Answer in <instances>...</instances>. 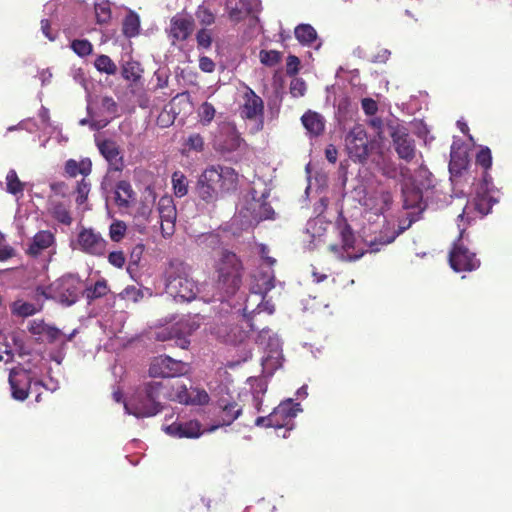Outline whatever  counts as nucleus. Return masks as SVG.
Masks as SVG:
<instances>
[{"mask_svg": "<svg viewBox=\"0 0 512 512\" xmlns=\"http://www.w3.org/2000/svg\"><path fill=\"white\" fill-rule=\"evenodd\" d=\"M361 106L364 113L368 116H373L378 111V104L372 98H363L361 101Z\"/></svg>", "mask_w": 512, "mask_h": 512, "instance_id": "obj_52", "label": "nucleus"}, {"mask_svg": "<svg viewBox=\"0 0 512 512\" xmlns=\"http://www.w3.org/2000/svg\"><path fill=\"white\" fill-rule=\"evenodd\" d=\"M199 67L203 72L211 73L215 69V63L207 56H202L199 59Z\"/></svg>", "mask_w": 512, "mask_h": 512, "instance_id": "obj_55", "label": "nucleus"}, {"mask_svg": "<svg viewBox=\"0 0 512 512\" xmlns=\"http://www.w3.org/2000/svg\"><path fill=\"white\" fill-rule=\"evenodd\" d=\"M108 262L112 266L121 269L125 265L126 257L122 251H113L108 255Z\"/></svg>", "mask_w": 512, "mask_h": 512, "instance_id": "obj_51", "label": "nucleus"}, {"mask_svg": "<svg viewBox=\"0 0 512 512\" xmlns=\"http://www.w3.org/2000/svg\"><path fill=\"white\" fill-rule=\"evenodd\" d=\"M142 72L140 64L136 61H127L121 69L122 77L134 83L140 80Z\"/></svg>", "mask_w": 512, "mask_h": 512, "instance_id": "obj_35", "label": "nucleus"}, {"mask_svg": "<svg viewBox=\"0 0 512 512\" xmlns=\"http://www.w3.org/2000/svg\"><path fill=\"white\" fill-rule=\"evenodd\" d=\"M341 248L343 252L341 258L343 260H357L363 255V250L356 249V237L350 225L345 224L340 230Z\"/></svg>", "mask_w": 512, "mask_h": 512, "instance_id": "obj_21", "label": "nucleus"}, {"mask_svg": "<svg viewBox=\"0 0 512 512\" xmlns=\"http://www.w3.org/2000/svg\"><path fill=\"white\" fill-rule=\"evenodd\" d=\"M239 114L244 120L258 121V129L263 128L264 122V101L249 86L245 85L242 94V103L239 106Z\"/></svg>", "mask_w": 512, "mask_h": 512, "instance_id": "obj_11", "label": "nucleus"}, {"mask_svg": "<svg viewBox=\"0 0 512 512\" xmlns=\"http://www.w3.org/2000/svg\"><path fill=\"white\" fill-rule=\"evenodd\" d=\"M260 62L268 67H273L280 63L282 53L276 50H261L259 53Z\"/></svg>", "mask_w": 512, "mask_h": 512, "instance_id": "obj_42", "label": "nucleus"}, {"mask_svg": "<svg viewBox=\"0 0 512 512\" xmlns=\"http://www.w3.org/2000/svg\"><path fill=\"white\" fill-rule=\"evenodd\" d=\"M124 295H125V297L127 299L133 300L135 302L143 297L142 291L140 289H137L134 286H130V287L125 288Z\"/></svg>", "mask_w": 512, "mask_h": 512, "instance_id": "obj_57", "label": "nucleus"}, {"mask_svg": "<svg viewBox=\"0 0 512 512\" xmlns=\"http://www.w3.org/2000/svg\"><path fill=\"white\" fill-rule=\"evenodd\" d=\"M173 189L177 197H183L188 192L187 179L181 172H175L172 176Z\"/></svg>", "mask_w": 512, "mask_h": 512, "instance_id": "obj_43", "label": "nucleus"}, {"mask_svg": "<svg viewBox=\"0 0 512 512\" xmlns=\"http://www.w3.org/2000/svg\"><path fill=\"white\" fill-rule=\"evenodd\" d=\"M127 226L123 221H114L109 227L110 239L114 242H120L126 233Z\"/></svg>", "mask_w": 512, "mask_h": 512, "instance_id": "obj_45", "label": "nucleus"}, {"mask_svg": "<svg viewBox=\"0 0 512 512\" xmlns=\"http://www.w3.org/2000/svg\"><path fill=\"white\" fill-rule=\"evenodd\" d=\"M41 30L43 34L49 39L54 40L55 36L51 34V24L48 19H42L41 20Z\"/></svg>", "mask_w": 512, "mask_h": 512, "instance_id": "obj_60", "label": "nucleus"}, {"mask_svg": "<svg viewBox=\"0 0 512 512\" xmlns=\"http://www.w3.org/2000/svg\"><path fill=\"white\" fill-rule=\"evenodd\" d=\"M168 385V391L172 395L171 397H163L164 399H169L173 401H177L179 403L184 404H190L191 403V395L188 392V389L185 385L178 384L176 386V391L174 392V386H170L169 383H166Z\"/></svg>", "mask_w": 512, "mask_h": 512, "instance_id": "obj_36", "label": "nucleus"}, {"mask_svg": "<svg viewBox=\"0 0 512 512\" xmlns=\"http://www.w3.org/2000/svg\"><path fill=\"white\" fill-rule=\"evenodd\" d=\"M135 199V192L131 184L126 180H121L116 184L115 202L119 207L127 208Z\"/></svg>", "mask_w": 512, "mask_h": 512, "instance_id": "obj_29", "label": "nucleus"}, {"mask_svg": "<svg viewBox=\"0 0 512 512\" xmlns=\"http://www.w3.org/2000/svg\"><path fill=\"white\" fill-rule=\"evenodd\" d=\"M55 243V236L48 230L37 232L26 250V253L32 257H38L44 250Z\"/></svg>", "mask_w": 512, "mask_h": 512, "instance_id": "obj_24", "label": "nucleus"}, {"mask_svg": "<svg viewBox=\"0 0 512 512\" xmlns=\"http://www.w3.org/2000/svg\"><path fill=\"white\" fill-rule=\"evenodd\" d=\"M185 146L191 150L200 152L204 149V139L198 133L190 134L185 141Z\"/></svg>", "mask_w": 512, "mask_h": 512, "instance_id": "obj_49", "label": "nucleus"}, {"mask_svg": "<svg viewBox=\"0 0 512 512\" xmlns=\"http://www.w3.org/2000/svg\"><path fill=\"white\" fill-rule=\"evenodd\" d=\"M337 155H338V152H337V149L335 148V146L333 145H329L326 149H325V156H326V159L334 164L336 163L337 161Z\"/></svg>", "mask_w": 512, "mask_h": 512, "instance_id": "obj_59", "label": "nucleus"}, {"mask_svg": "<svg viewBox=\"0 0 512 512\" xmlns=\"http://www.w3.org/2000/svg\"><path fill=\"white\" fill-rule=\"evenodd\" d=\"M215 288L223 301L234 296L242 285L244 267L236 253L222 250L214 264Z\"/></svg>", "mask_w": 512, "mask_h": 512, "instance_id": "obj_3", "label": "nucleus"}, {"mask_svg": "<svg viewBox=\"0 0 512 512\" xmlns=\"http://www.w3.org/2000/svg\"><path fill=\"white\" fill-rule=\"evenodd\" d=\"M49 211L51 216L59 223L67 226L71 225L73 219L70 210L63 202H52Z\"/></svg>", "mask_w": 512, "mask_h": 512, "instance_id": "obj_32", "label": "nucleus"}, {"mask_svg": "<svg viewBox=\"0 0 512 512\" xmlns=\"http://www.w3.org/2000/svg\"><path fill=\"white\" fill-rule=\"evenodd\" d=\"M226 10L229 19L237 23L250 14L251 7L246 0H226Z\"/></svg>", "mask_w": 512, "mask_h": 512, "instance_id": "obj_25", "label": "nucleus"}, {"mask_svg": "<svg viewBox=\"0 0 512 512\" xmlns=\"http://www.w3.org/2000/svg\"><path fill=\"white\" fill-rule=\"evenodd\" d=\"M387 130L398 157L406 162H411L416 155V145L408 128L396 119L387 123Z\"/></svg>", "mask_w": 512, "mask_h": 512, "instance_id": "obj_7", "label": "nucleus"}, {"mask_svg": "<svg viewBox=\"0 0 512 512\" xmlns=\"http://www.w3.org/2000/svg\"><path fill=\"white\" fill-rule=\"evenodd\" d=\"M476 164L484 169L483 183L486 189H489V185H492V177L488 174V170L492 166V154L488 147H482L476 154Z\"/></svg>", "mask_w": 512, "mask_h": 512, "instance_id": "obj_30", "label": "nucleus"}, {"mask_svg": "<svg viewBox=\"0 0 512 512\" xmlns=\"http://www.w3.org/2000/svg\"><path fill=\"white\" fill-rule=\"evenodd\" d=\"M197 45L200 48L208 49L212 44L211 32L205 28L200 29L196 34Z\"/></svg>", "mask_w": 512, "mask_h": 512, "instance_id": "obj_50", "label": "nucleus"}, {"mask_svg": "<svg viewBox=\"0 0 512 512\" xmlns=\"http://www.w3.org/2000/svg\"><path fill=\"white\" fill-rule=\"evenodd\" d=\"M463 233L464 229L460 231L458 239L454 241L449 252V264L455 272H471L481 265L476 254L462 242Z\"/></svg>", "mask_w": 512, "mask_h": 512, "instance_id": "obj_9", "label": "nucleus"}, {"mask_svg": "<svg viewBox=\"0 0 512 512\" xmlns=\"http://www.w3.org/2000/svg\"><path fill=\"white\" fill-rule=\"evenodd\" d=\"M171 396L165 382L149 381L137 387L130 399L124 403V407L137 418L152 417L163 410L161 399Z\"/></svg>", "mask_w": 512, "mask_h": 512, "instance_id": "obj_2", "label": "nucleus"}, {"mask_svg": "<svg viewBox=\"0 0 512 512\" xmlns=\"http://www.w3.org/2000/svg\"><path fill=\"white\" fill-rule=\"evenodd\" d=\"M28 331L36 336L45 335L49 343H54L61 335L58 328L46 324L43 320H32Z\"/></svg>", "mask_w": 512, "mask_h": 512, "instance_id": "obj_26", "label": "nucleus"}, {"mask_svg": "<svg viewBox=\"0 0 512 512\" xmlns=\"http://www.w3.org/2000/svg\"><path fill=\"white\" fill-rule=\"evenodd\" d=\"M482 188L484 189L483 193L477 192L472 205L474 210H476L481 216H485L490 213L495 201H493L492 197L487 194L488 189H486L484 184Z\"/></svg>", "mask_w": 512, "mask_h": 512, "instance_id": "obj_31", "label": "nucleus"}, {"mask_svg": "<svg viewBox=\"0 0 512 512\" xmlns=\"http://www.w3.org/2000/svg\"><path fill=\"white\" fill-rule=\"evenodd\" d=\"M186 365L182 361L169 356H160L153 360L149 367L151 377L174 378L186 373Z\"/></svg>", "mask_w": 512, "mask_h": 512, "instance_id": "obj_13", "label": "nucleus"}, {"mask_svg": "<svg viewBox=\"0 0 512 512\" xmlns=\"http://www.w3.org/2000/svg\"><path fill=\"white\" fill-rule=\"evenodd\" d=\"M261 209H262L261 217H263L264 219H272L273 218L274 210L272 209V207L269 204L262 205Z\"/></svg>", "mask_w": 512, "mask_h": 512, "instance_id": "obj_63", "label": "nucleus"}, {"mask_svg": "<svg viewBox=\"0 0 512 512\" xmlns=\"http://www.w3.org/2000/svg\"><path fill=\"white\" fill-rule=\"evenodd\" d=\"M157 209L161 220L162 236L165 238L172 236L175 231V222L177 217V210L172 197H161L158 201Z\"/></svg>", "mask_w": 512, "mask_h": 512, "instance_id": "obj_16", "label": "nucleus"}, {"mask_svg": "<svg viewBox=\"0 0 512 512\" xmlns=\"http://www.w3.org/2000/svg\"><path fill=\"white\" fill-rule=\"evenodd\" d=\"M469 160L467 152L461 148L451 147L449 171L454 176H460L468 166Z\"/></svg>", "mask_w": 512, "mask_h": 512, "instance_id": "obj_28", "label": "nucleus"}, {"mask_svg": "<svg viewBox=\"0 0 512 512\" xmlns=\"http://www.w3.org/2000/svg\"><path fill=\"white\" fill-rule=\"evenodd\" d=\"M15 254L14 249L9 245H0V261L12 258Z\"/></svg>", "mask_w": 512, "mask_h": 512, "instance_id": "obj_58", "label": "nucleus"}, {"mask_svg": "<svg viewBox=\"0 0 512 512\" xmlns=\"http://www.w3.org/2000/svg\"><path fill=\"white\" fill-rule=\"evenodd\" d=\"M296 39L303 45H310L317 39V32L310 24H300L294 31Z\"/></svg>", "mask_w": 512, "mask_h": 512, "instance_id": "obj_33", "label": "nucleus"}, {"mask_svg": "<svg viewBox=\"0 0 512 512\" xmlns=\"http://www.w3.org/2000/svg\"><path fill=\"white\" fill-rule=\"evenodd\" d=\"M94 9L97 23L106 24L110 21L112 13L110 2L108 0H102L95 3Z\"/></svg>", "mask_w": 512, "mask_h": 512, "instance_id": "obj_39", "label": "nucleus"}, {"mask_svg": "<svg viewBox=\"0 0 512 512\" xmlns=\"http://www.w3.org/2000/svg\"><path fill=\"white\" fill-rule=\"evenodd\" d=\"M165 432L177 438H198L202 435L201 424L197 420L174 422L165 428Z\"/></svg>", "mask_w": 512, "mask_h": 512, "instance_id": "obj_20", "label": "nucleus"}, {"mask_svg": "<svg viewBox=\"0 0 512 512\" xmlns=\"http://www.w3.org/2000/svg\"><path fill=\"white\" fill-rule=\"evenodd\" d=\"M100 154L109 163L114 171H121L124 166L123 156L121 155L118 144L112 139H104L97 142Z\"/></svg>", "mask_w": 512, "mask_h": 512, "instance_id": "obj_19", "label": "nucleus"}, {"mask_svg": "<svg viewBox=\"0 0 512 512\" xmlns=\"http://www.w3.org/2000/svg\"><path fill=\"white\" fill-rule=\"evenodd\" d=\"M239 175L232 167L211 165L200 175L196 193L206 203H214L220 195L235 192Z\"/></svg>", "mask_w": 512, "mask_h": 512, "instance_id": "obj_1", "label": "nucleus"}, {"mask_svg": "<svg viewBox=\"0 0 512 512\" xmlns=\"http://www.w3.org/2000/svg\"><path fill=\"white\" fill-rule=\"evenodd\" d=\"M215 108L209 102H204L199 109V117L203 124L207 125L211 123L215 116Z\"/></svg>", "mask_w": 512, "mask_h": 512, "instance_id": "obj_46", "label": "nucleus"}, {"mask_svg": "<svg viewBox=\"0 0 512 512\" xmlns=\"http://www.w3.org/2000/svg\"><path fill=\"white\" fill-rule=\"evenodd\" d=\"M345 147L354 162L364 164L373 148L372 142L362 125H355L345 136Z\"/></svg>", "mask_w": 512, "mask_h": 512, "instance_id": "obj_8", "label": "nucleus"}, {"mask_svg": "<svg viewBox=\"0 0 512 512\" xmlns=\"http://www.w3.org/2000/svg\"><path fill=\"white\" fill-rule=\"evenodd\" d=\"M95 68L102 73L114 75L117 72V66L107 55H99L94 62Z\"/></svg>", "mask_w": 512, "mask_h": 512, "instance_id": "obj_38", "label": "nucleus"}, {"mask_svg": "<svg viewBox=\"0 0 512 512\" xmlns=\"http://www.w3.org/2000/svg\"><path fill=\"white\" fill-rule=\"evenodd\" d=\"M140 21L135 13L127 15L123 21L122 32L126 37H134L139 33Z\"/></svg>", "mask_w": 512, "mask_h": 512, "instance_id": "obj_37", "label": "nucleus"}, {"mask_svg": "<svg viewBox=\"0 0 512 512\" xmlns=\"http://www.w3.org/2000/svg\"><path fill=\"white\" fill-rule=\"evenodd\" d=\"M266 250V247H262L261 249V255L264 260V263L261 265L263 267H270V269H273V265L276 263V259L270 257V256H264V252Z\"/></svg>", "mask_w": 512, "mask_h": 512, "instance_id": "obj_62", "label": "nucleus"}, {"mask_svg": "<svg viewBox=\"0 0 512 512\" xmlns=\"http://www.w3.org/2000/svg\"><path fill=\"white\" fill-rule=\"evenodd\" d=\"M201 325L200 317L187 316L180 319L169 331L163 330L157 333V339L161 341L175 339L176 344L182 349L188 348L190 340L188 339Z\"/></svg>", "mask_w": 512, "mask_h": 512, "instance_id": "obj_10", "label": "nucleus"}, {"mask_svg": "<svg viewBox=\"0 0 512 512\" xmlns=\"http://www.w3.org/2000/svg\"><path fill=\"white\" fill-rule=\"evenodd\" d=\"M209 400H210V397L205 390H197L196 396L191 397L190 404L205 405L209 402Z\"/></svg>", "mask_w": 512, "mask_h": 512, "instance_id": "obj_56", "label": "nucleus"}, {"mask_svg": "<svg viewBox=\"0 0 512 512\" xmlns=\"http://www.w3.org/2000/svg\"><path fill=\"white\" fill-rule=\"evenodd\" d=\"M166 292L174 299L190 302L196 298L198 287L190 274V267L181 261H172L166 271Z\"/></svg>", "mask_w": 512, "mask_h": 512, "instance_id": "obj_4", "label": "nucleus"}, {"mask_svg": "<svg viewBox=\"0 0 512 512\" xmlns=\"http://www.w3.org/2000/svg\"><path fill=\"white\" fill-rule=\"evenodd\" d=\"M81 280L75 275H64L47 287H37L36 292L45 298H53L66 305H72L78 300Z\"/></svg>", "mask_w": 512, "mask_h": 512, "instance_id": "obj_5", "label": "nucleus"}, {"mask_svg": "<svg viewBox=\"0 0 512 512\" xmlns=\"http://www.w3.org/2000/svg\"><path fill=\"white\" fill-rule=\"evenodd\" d=\"M218 406L220 409L218 413L219 423L218 425L213 426L211 430H214L219 426L231 425L242 413V408L236 401L220 399L218 401Z\"/></svg>", "mask_w": 512, "mask_h": 512, "instance_id": "obj_22", "label": "nucleus"}, {"mask_svg": "<svg viewBox=\"0 0 512 512\" xmlns=\"http://www.w3.org/2000/svg\"><path fill=\"white\" fill-rule=\"evenodd\" d=\"M300 60L295 55H289L286 62V72L288 75H296L299 71Z\"/></svg>", "mask_w": 512, "mask_h": 512, "instance_id": "obj_54", "label": "nucleus"}, {"mask_svg": "<svg viewBox=\"0 0 512 512\" xmlns=\"http://www.w3.org/2000/svg\"><path fill=\"white\" fill-rule=\"evenodd\" d=\"M275 287V274L270 267L259 266L257 272L253 275L251 292L259 294L262 298Z\"/></svg>", "mask_w": 512, "mask_h": 512, "instance_id": "obj_18", "label": "nucleus"}, {"mask_svg": "<svg viewBox=\"0 0 512 512\" xmlns=\"http://www.w3.org/2000/svg\"><path fill=\"white\" fill-rule=\"evenodd\" d=\"M77 245L85 254L102 257L106 254L108 242L92 228H83L78 233Z\"/></svg>", "mask_w": 512, "mask_h": 512, "instance_id": "obj_12", "label": "nucleus"}, {"mask_svg": "<svg viewBox=\"0 0 512 512\" xmlns=\"http://www.w3.org/2000/svg\"><path fill=\"white\" fill-rule=\"evenodd\" d=\"M301 122L310 137H318L325 131V118L316 111H306L301 116Z\"/></svg>", "mask_w": 512, "mask_h": 512, "instance_id": "obj_23", "label": "nucleus"}, {"mask_svg": "<svg viewBox=\"0 0 512 512\" xmlns=\"http://www.w3.org/2000/svg\"><path fill=\"white\" fill-rule=\"evenodd\" d=\"M103 105L105 107H107L108 111H110V112L116 111L117 105H116L115 101L110 97L103 98Z\"/></svg>", "mask_w": 512, "mask_h": 512, "instance_id": "obj_64", "label": "nucleus"}, {"mask_svg": "<svg viewBox=\"0 0 512 512\" xmlns=\"http://www.w3.org/2000/svg\"><path fill=\"white\" fill-rule=\"evenodd\" d=\"M7 191L13 195L22 193L24 190V184L18 178L15 170H10L6 176Z\"/></svg>", "mask_w": 512, "mask_h": 512, "instance_id": "obj_41", "label": "nucleus"}, {"mask_svg": "<svg viewBox=\"0 0 512 512\" xmlns=\"http://www.w3.org/2000/svg\"><path fill=\"white\" fill-rule=\"evenodd\" d=\"M15 312L22 317L32 316L37 312V309L34 304L24 302L21 303L17 308H15Z\"/></svg>", "mask_w": 512, "mask_h": 512, "instance_id": "obj_53", "label": "nucleus"}, {"mask_svg": "<svg viewBox=\"0 0 512 512\" xmlns=\"http://www.w3.org/2000/svg\"><path fill=\"white\" fill-rule=\"evenodd\" d=\"M109 292V287L105 279H101L95 282L93 286L85 289L84 295L89 303L95 299L102 298Z\"/></svg>", "mask_w": 512, "mask_h": 512, "instance_id": "obj_34", "label": "nucleus"}, {"mask_svg": "<svg viewBox=\"0 0 512 512\" xmlns=\"http://www.w3.org/2000/svg\"><path fill=\"white\" fill-rule=\"evenodd\" d=\"M243 142V138L234 126L225 125L215 137L214 148L222 154L232 153L238 150Z\"/></svg>", "mask_w": 512, "mask_h": 512, "instance_id": "obj_15", "label": "nucleus"}, {"mask_svg": "<svg viewBox=\"0 0 512 512\" xmlns=\"http://www.w3.org/2000/svg\"><path fill=\"white\" fill-rule=\"evenodd\" d=\"M289 90H290V94L294 98L303 97L306 93L307 86H306L305 81L302 78H294L290 82Z\"/></svg>", "mask_w": 512, "mask_h": 512, "instance_id": "obj_47", "label": "nucleus"}, {"mask_svg": "<svg viewBox=\"0 0 512 512\" xmlns=\"http://www.w3.org/2000/svg\"><path fill=\"white\" fill-rule=\"evenodd\" d=\"M369 125L374 128L375 130H377V133L378 135L381 134L382 132V128H383V121L381 118L379 117H375V118H372L370 121H369Z\"/></svg>", "mask_w": 512, "mask_h": 512, "instance_id": "obj_61", "label": "nucleus"}, {"mask_svg": "<svg viewBox=\"0 0 512 512\" xmlns=\"http://www.w3.org/2000/svg\"><path fill=\"white\" fill-rule=\"evenodd\" d=\"M90 190L91 183L86 178H82L77 182L75 189L77 196L75 201L78 205H82L87 201Z\"/></svg>", "mask_w": 512, "mask_h": 512, "instance_id": "obj_44", "label": "nucleus"}, {"mask_svg": "<svg viewBox=\"0 0 512 512\" xmlns=\"http://www.w3.org/2000/svg\"><path fill=\"white\" fill-rule=\"evenodd\" d=\"M64 170L71 178H75L78 175H82L83 178H86L92 172V162L89 158H83L80 161L69 159L65 162Z\"/></svg>", "mask_w": 512, "mask_h": 512, "instance_id": "obj_27", "label": "nucleus"}, {"mask_svg": "<svg viewBox=\"0 0 512 512\" xmlns=\"http://www.w3.org/2000/svg\"><path fill=\"white\" fill-rule=\"evenodd\" d=\"M302 409L300 404L292 399L282 401L268 416H261L255 420L260 427L292 429L293 420Z\"/></svg>", "mask_w": 512, "mask_h": 512, "instance_id": "obj_6", "label": "nucleus"}, {"mask_svg": "<svg viewBox=\"0 0 512 512\" xmlns=\"http://www.w3.org/2000/svg\"><path fill=\"white\" fill-rule=\"evenodd\" d=\"M70 47L79 57H86L93 52V45L87 39H75L71 42Z\"/></svg>", "mask_w": 512, "mask_h": 512, "instance_id": "obj_40", "label": "nucleus"}, {"mask_svg": "<svg viewBox=\"0 0 512 512\" xmlns=\"http://www.w3.org/2000/svg\"><path fill=\"white\" fill-rule=\"evenodd\" d=\"M194 30V20L191 16L176 14L170 20L168 37L174 45L178 41H185Z\"/></svg>", "mask_w": 512, "mask_h": 512, "instance_id": "obj_17", "label": "nucleus"}, {"mask_svg": "<svg viewBox=\"0 0 512 512\" xmlns=\"http://www.w3.org/2000/svg\"><path fill=\"white\" fill-rule=\"evenodd\" d=\"M31 371L24 368H13L9 373L11 394L15 400L24 401L28 398L32 384Z\"/></svg>", "mask_w": 512, "mask_h": 512, "instance_id": "obj_14", "label": "nucleus"}, {"mask_svg": "<svg viewBox=\"0 0 512 512\" xmlns=\"http://www.w3.org/2000/svg\"><path fill=\"white\" fill-rule=\"evenodd\" d=\"M196 17L202 25L209 26L214 23V14L205 6H199L196 11Z\"/></svg>", "mask_w": 512, "mask_h": 512, "instance_id": "obj_48", "label": "nucleus"}]
</instances>
